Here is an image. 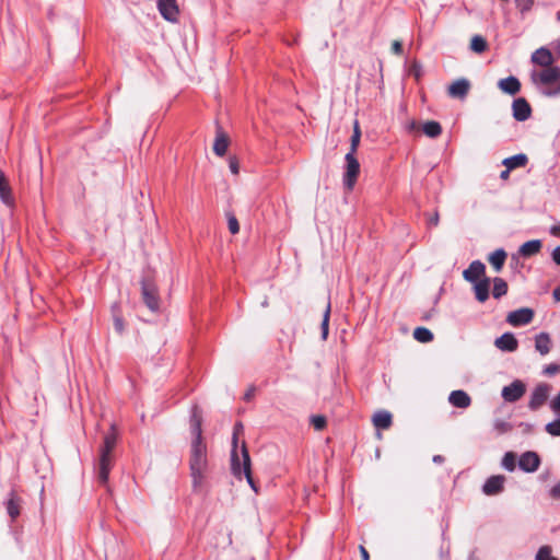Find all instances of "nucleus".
I'll return each instance as SVG.
<instances>
[{
    "instance_id": "obj_39",
    "label": "nucleus",
    "mask_w": 560,
    "mask_h": 560,
    "mask_svg": "<svg viewBox=\"0 0 560 560\" xmlns=\"http://www.w3.org/2000/svg\"><path fill=\"white\" fill-rule=\"evenodd\" d=\"M514 2L522 15L529 12L534 5V0H514Z\"/></svg>"
},
{
    "instance_id": "obj_8",
    "label": "nucleus",
    "mask_w": 560,
    "mask_h": 560,
    "mask_svg": "<svg viewBox=\"0 0 560 560\" xmlns=\"http://www.w3.org/2000/svg\"><path fill=\"white\" fill-rule=\"evenodd\" d=\"M551 386L546 383L538 384L532 392L528 407L530 410L539 409L548 399Z\"/></svg>"
},
{
    "instance_id": "obj_50",
    "label": "nucleus",
    "mask_w": 560,
    "mask_h": 560,
    "mask_svg": "<svg viewBox=\"0 0 560 560\" xmlns=\"http://www.w3.org/2000/svg\"><path fill=\"white\" fill-rule=\"evenodd\" d=\"M551 256L555 264L560 266V245L553 249Z\"/></svg>"
},
{
    "instance_id": "obj_11",
    "label": "nucleus",
    "mask_w": 560,
    "mask_h": 560,
    "mask_svg": "<svg viewBox=\"0 0 560 560\" xmlns=\"http://www.w3.org/2000/svg\"><path fill=\"white\" fill-rule=\"evenodd\" d=\"M512 115L517 121H525L532 115V107L524 97L515 98L512 103Z\"/></svg>"
},
{
    "instance_id": "obj_47",
    "label": "nucleus",
    "mask_w": 560,
    "mask_h": 560,
    "mask_svg": "<svg viewBox=\"0 0 560 560\" xmlns=\"http://www.w3.org/2000/svg\"><path fill=\"white\" fill-rule=\"evenodd\" d=\"M392 51L395 55H401L402 54V44L399 40H394L392 43Z\"/></svg>"
},
{
    "instance_id": "obj_60",
    "label": "nucleus",
    "mask_w": 560,
    "mask_h": 560,
    "mask_svg": "<svg viewBox=\"0 0 560 560\" xmlns=\"http://www.w3.org/2000/svg\"><path fill=\"white\" fill-rule=\"evenodd\" d=\"M557 20L560 21V10L557 12Z\"/></svg>"
},
{
    "instance_id": "obj_48",
    "label": "nucleus",
    "mask_w": 560,
    "mask_h": 560,
    "mask_svg": "<svg viewBox=\"0 0 560 560\" xmlns=\"http://www.w3.org/2000/svg\"><path fill=\"white\" fill-rule=\"evenodd\" d=\"M114 327H115V329H116V331L118 334H122V331H124V320H122V318L116 316L114 318Z\"/></svg>"
},
{
    "instance_id": "obj_22",
    "label": "nucleus",
    "mask_w": 560,
    "mask_h": 560,
    "mask_svg": "<svg viewBox=\"0 0 560 560\" xmlns=\"http://www.w3.org/2000/svg\"><path fill=\"white\" fill-rule=\"evenodd\" d=\"M528 162V158L524 153H518L513 156L506 158L503 160L502 164L509 170H514L517 167H524Z\"/></svg>"
},
{
    "instance_id": "obj_2",
    "label": "nucleus",
    "mask_w": 560,
    "mask_h": 560,
    "mask_svg": "<svg viewBox=\"0 0 560 560\" xmlns=\"http://www.w3.org/2000/svg\"><path fill=\"white\" fill-rule=\"evenodd\" d=\"M116 442L117 434L115 427L112 425L110 431L104 435L96 464L97 480L101 485H106L108 481L109 471L114 463L113 451L116 446Z\"/></svg>"
},
{
    "instance_id": "obj_55",
    "label": "nucleus",
    "mask_w": 560,
    "mask_h": 560,
    "mask_svg": "<svg viewBox=\"0 0 560 560\" xmlns=\"http://www.w3.org/2000/svg\"><path fill=\"white\" fill-rule=\"evenodd\" d=\"M510 172L511 170H509L508 167L501 172L500 174V178L503 179V180H506L510 176Z\"/></svg>"
},
{
    "instance_id": "obj_42",
    "label": "nucleus",
    "mask_w": 560,
    "mask_h": 560,
    "mask_svg": "<svg viewBox=\"0 0 560 560\" xmlns=\"http://www.w3.org/2000/svg\"><path fill=\"white\" fill-rule=\"evenodd\" d=\"M545 430L552 436H560V418L547 423Z\"/></svg>"
},
{
    "instance_id": "obj_7",
    "label": "nucleus",
    "mask_w": 560,
    "mask_h": 560,
    "mask_svg": "<svg viewBox=\"0 0 560 560\" xmlns=\"http://www.w3.org/2000/svg\"><path fill=\"white\" fill-rule=\"evenodd\" d=\"M243 431V424L241 422L235 423L232 438V451H231V470L235 477H241V458L237 452V434Z\"/></svg>"
},
{
    "instance_id": "obj_59",
    "label": "nucleus",
    "mask_w": 560,
    "mask_h": 560,
    "mask_svg": "<svg viewBox=\"0 0 560 560\" xmlns=\"http://www.w3.org/2000/svg\"><path fill=\"white\" fill-rule=\"evenodd\" d=\"M512 261L518 262V258L515 255H513L512 256Z\"/></svg>"
},
{
    "instance_id": "obj_45",
    "label": "nucleus",
    "mask_w": 560,
    "mask_h": 560,
    "mask_svg": "<svg viewBox=\"0 0 560 560\" xmlns=\"http://www.w3.org/2000/svg\"><path fill=\"white\" fill-rule=\"evenodd\" d=\"M229 167L233 174H235V175L238 174L240 166H238V161L236 160V158H230Z\"/></svg>"
},
{
    "instance_id": "obj_37",
    "label": "nucleus",
    "mask_w": 560,
    "mask_h": 560,
    "mask_svg": "<svg viewBox=\"0 0 560 560\" xmlns=\"http://www.w3.org/2000/svg\"><path fill=\"white\" fill-rule=\"evenodd\" d=\"M311 424L314 427L316 431H322L327 425L326 417L320 415H314L311 417Z\"/></svg>"
},
{
    "instance_id": "obj_18",
    "label": "nucleus",
    "mask_w": 560,
    "mask_h": 560,
    "mask_svg": "<svg viewBox=\"0 0 560 560\" xmlns=\"http://www.w3.org/2000/svg\"><path fill=\"white\" fill-rule=\"evenodd\" d=\"M448 401L456 408H468L471 405L470 396L462 389L453 390L448 396Z\"/></svg>"
},
{
    "instance_id": "obj_4",
    "label": "nucleus",
    "mask_w": 560,
    "mask_h": 560,
    "mask_svg": "<svg viewBox=\"0 0 560 560\" xmlns=\"http://www.w3.org/2000/svg\"><path fill=\"white\" fill-rule=\"evenodd\" d=\"M141 295L142 301L147 307L152 312H158L160 308V298L156 285L149 280L143 278L141 281Z\"/></svg>"
},
{
    "instance_id": "obj_46",
    "label": "nucleus",
    "mask_w": 560,
    "mask_h": 560,
    "mask_svg": "<svg viewBox=\"0 0 560 560\" xmlns=\"http://www.w3.org/2000/svg\"><path fill=\"white\" fill-rule=\"evenodd\" d=\"M550 408L556 413H560V393L551 400Z\"/></svg>"
},
{
    "instance_id": "obj_38",
    "label": "nucleus",
    "mask_w": 560,
    "mask_h": 560,
    "mask_svg": "<svg viewBox=\"0 0 560 560\" xmlns=\"http://www.w3.org/2000/svg\"><path fill=\"white\" fill-rule=\"evenodd\" d=\"M493 428L498 432V434H504V433L510 432L513 427L511 423H509L504 420L497 419L493 422Z\"/></svg>"
},
{
    "instance_id": "obj_49",
    "label": "nucleus",
    "mask_w": 560,
    "mask_h": 560,
    "mask_svg": "<svg viewBox=\"0 0 560 560\" xmlns=\"http://www.w3.org/2000/svg\"><path fill=\"white\" fill-rule=\"evenodd\" d=\"M549 494L551 498L553 499H559L560 498V482H558L557 485H555L550 490H549Z\"/></svg>"
},
{
    "instance_id": "obj_29",
    "label": "nucleus",
    "mask_w": 560,
    "mask_h": 560,
    "mask_svg": "<svg viewBox=\"0 0 560 560\" xmlns=\"http://www.w3.org/2000/svg\"><path fill=\"white\" fill-rule=\"evenodd\" d=\"M508 293V283L504 279L502 278H494L493 279V290H492V295L494 299H500L502 298L503 295H505Z\"/></svg>"
},
{
    "instance_id": "obj_57",
    "label": "nucleus",
    "mask_w": 560,
    "mask_h": 560,
    "mask_svg": "<svg viewBox=\"0 0 560 560\" xmlns=\"http://www.w3.org/2000/svg\"><path fill=\"white\" fill-rule=\"evenodd\" d=\"M552 295L555 298L556 301H559L560 302V285L557 287L553 292H552Z\"/></svg>"
},
{
    "instance_id": "obj_53",
    "label": "nucleus",
    "mask_w": 560,
    "mask_h": 560,
    "mask_svg": "<svg viewBox=\"0 0 560 560\" xmlns=\"http://www.w3.org/2000/svg\"><path fill=\"white\" fill-rule=\"evenodd\" d=\"M550 233L555 236H560V223L550 228Z\"/></svg>"
},
{
    "instance_id": "obj_5",
    "label": "nucleus",
    "mask_w": 560,
    "mask_h": 560,
    "mask_svg": "<svg viewBox=\"0 0 560 560\" xmlns=\"http://www.w3.org/2000/svg\"><path fill=\"white\" fill-rule=\"evenodd\" d=\"M346 172L343 184L348 189H352L360 173V163L352 153L346 154Z\"/></svg>"
},
{
    "instance_id": "obj_17",
    "label": "nucleus",
    "mask_w": 560,
    "mask_h": 560,
    "mask_svg": "<svg viewBox=\"0 0 560 560\" xmlns=\"http://www.w3.org/2000/svg\"><path fill=\"white\" fill-rule=\"evenodd\" d=\"M486 266L480 260H474L469 267L464 270L463 277L466 281L475 283L480 281L479 278L485 275Z\"/></svg>"
},
{
    "instance_id": "obj_20",
    "label": "nucleus",
    "mask_w": 560,
    "mask_h": 560,
    "mask_svg": "<svg viewBox=\"0 0 560 560\" xmlns=\"http://www.w3.org/2000/svg\"><path fill=\"white\" fill-rule=\"evenodd\" d=\"M489 289H490V279L489 278H483L480 281L475 282L474 290H475L476 299L481 303L486 302L489 298Z\"/></svg>"
},
{
    "instance_id": "obj_13",
    "label": "nucleus",
    "mask_w": 560,
    "mask_h": 560,
    "mask_svg": "<svg viewBox=\"0 0 560 560\" xmlns=\"http://www.w3.org/2000/svg\"><path fill=\"white\" fill-rule=\"evenodd\" d=\"M540 465V457L536 452L527 451L518 459V467L525 472H535Z\"/></svg>"
},
{
    "instance_id": "obj_3",
    "label": "nucleus",
    "mask_w": 560,
    "mask_h": 560,
    "mask_svg": "<svg viewBox=\"0 0 560 560\" xmlns=\"http://www.w3.org/2000/svg\"><path fill=\"white\" fill-rule=\"evenodd\" d=\"M189 468L192 479V487L194 489H198L201 486L208 469L206 444L191 445Z\"/></svg>"
},
{
    "instance_id": "obj_1",
    "label": "nucleus",
    "mask_w": 560,
    "mask_h": 560,
    "mask_svg": "<svg viewBox=\"0 0 560 560\" xmlns=\"http://www.w3.org/2000/svg\"><path fill=\"white\" fill-rule=\"evenodd\" d=\"M532 61L545 67V69L535 79V82L541 84V93L548 97L560 95V68L552 67L553 57L548 48L540 47L532 55Z\"/></svg>"
},
{
    "instance_id": "obj_10",
    "label": "nucleus",
    "mask_w": 560,
    "mask_h": 560,
    "mask_svg": "<svg viewBox=\"0 0 560 560\" xmlns=\"http://www.w3.org/2000/svg\"><path fill=\"white\" fill-rule=\"evenodd\" d=\"M160 14L168 22H176L179 10L176 0H158Z\"/></svg>"
},
{
    "instance_id": "obj_58",
    "label": "nucleus",
    "mask_w": 560,
    "mask_h": 560,
    "mask_svg": "<svg viewBox=\"0 0 560 560\" xmlns=\"http://www.w3.org/2000/svg\"><path fill=\"white\" fill-rule=\"evenodd\" d=\"M433 462L435 464H442L444 462V457L442 455H434L433 456Z\"/></svg>"
},
{
    "instance_id": "obj_6",
    "label": "nucleus",
    "mask_w": 560,
    "mask_h": 560,
    "mask_svg": "<svg viewBox=\"0 0 560 560\" xmlns=\"http://www.w3.org/2000/svg\"><path fill=\"white\" fill-rule=\"evenodd\" d=\"M525 393L526 385L524 382L515 380L510 385L502 388L501 396L506 402H515L520 400Z\"/></svg>"
},
{
    "instance_id": "obj_41",
    "label": "nucleus",
    "mask_w": 560,
    "mask_h": 560,
    "mask_svg": "<svg viewBox=\"0 0 560 560\" xmlns=\"http://www.w3.org/2000/svg\"><path fill=\"white\" fill-rule=\"evenodd\" d=\"M190 427L194 425V424H202V412L200 410V408L195 405L192 408H191V415H190Z\"/></svg>"
},
{
    "instance_id": "obj_44",
    "label": "nucleus",
    "mask_w": 560,
    "mask_h": 560,
    "mask_svg": "<svg viewBox=\"0 0 560 560\" xmlns=\"http://www.w3.org/2000/svg\"><path fill=\"white\" fill-rule=\"evenodd\" d=\"M560 371V365L556 363L548 364L544 369V374L546 375H555Z\"/></svg>"
},
{
    "instance_id": "obj_25",
    "label": "nucleus",
    "mask_w": 560,
    "mask_h": 560,
    "mask_svg": "<svg viewBox=\"0 0 560 560\" xmlns=\"http://www.w3.org/2000/svg\"><path fill=\"white\" fill-rule=\"evenodd\" d=\"M541 248V242L539 240H532L525 242L518 249L520 255L524 257H530L537 254Z\"/></svg>"
},
{
    "instance_id": "obj_15",
    "label": "nucleus",
    "mask_w": 560,
    "mask_h": 560,
    "mask_svg": "<svg viewBox=\"0 0 560 560\" xmlns=\"http://www.w3.org/2000/svg\"><path fill=\"white\" fill-rule=\"evenodd\" d=\"M470 90V82L467 79L454 81L447 89L448 95L453 98L464 100Z\"/></svg>"
},
{
    "instance_id": "obj_27",
    "label": "nucleus",
    "mask_w": 560,
    "mask_h": 560,
    "mask_svg": "<svg viewBox=\"0 0 560 560\" xmlns=\"http://www.w3.org/2000/svg\"><path fill=\"white\" fill-rule=\"evenodd\" d=\"M229 147V139L223 132H218L214 144H213V151L217 155L223 156Z\"/></svg>"
},
{
    "instance_id": "obj_34",
    "label": "nucleus",
    "mask_w": 560,
    "mask_h": 560,
    "mask_svg": "<svg viewBox=\"0 0 560 560\" xmlns=\"http://www.w3.org/2000/svg\"><path fill=\"white\" fill-rule=\"evenodd\" d=\"M535 560H558V559L552 556L551 547L548 545H545L538 549V551L535 556Z\"/></svg>"
},
{
    "instance_id": "obj_28",
    "label": "nucleus",
    "mask_w": 560,
    "mask_h": 560,
    "mask_svg": "<svg viewBox=\"0 0 560 560\" xmlns=\"http://www.w3.org/2000/svg\"><path fill=\"white\" fill-rule=\"evenodd\" d=\"M7 512L12 521L20 515V501L14 493H11L7 501Z\"/></svg>"
},
{
    "instance_id": "obj_30",
    "label": "nucleus",
    "mask_w": 560,
    "mask_h": 560,
    "mask_svg": "<svg viewBox=\"0 0 560 560\" xmlns=\"http://www.w3.org/2000/svg\"><path fill=\"white\" fill-rule=\"evenodd\" d=\"M413 338L419 342H430L433 340L434 336L432 331L425 327H417L413 330Z\"/></svg>"
},
{
    "instance_id": "obj_19",
    "label": "nucleus",
    "mask_w": 560,
    "mask_h": 560,
    "mask_svg": "<svg viewBox=\"0 0 560 560\" xmlns=\"http://www.w3.org/2000/svg\"><path fill=\"white\" fill-rule=\"evenodd\" d=\"M498 86L509 95H515L521 91V82L516 77L510 75L501 79Z\"/></svg>"
},
{
    "instance_id": "obj_54",
    "label": "nucleus",
    "mask_w": 560,
    "mask_h": 560,
    "mask_svg": "<svg viewBox=\"0 0 560 560\" xmlns=\"http://www.w3.org/2000/svg\"><path fill=\"white\" fill-rule=\"evenodd\" d=\"M430 225H438L439 224V213L435 212L432 218L429 219Z\"/></svg>"
},
{
    "instance_id": "obj_56",
    "label": "nucleus",
    "mask_w": 560,
    "mask_h": 560,
    "mask_svg": "<svg viewBox=\"0 0 560 560\" xmlns=\"http://www.w3.org/2000/svg\"><path fill=\"white\" fill-rule=\"evenodd\" d=\"M407 129H408L409 131H415V130H417V129H418V124H417L415 120H412V121H410V122L408 124Z\"/></svg>"
},
{
    "instance_id": "obj_21",
    "label": "nucleus",
    "mask_w": 560,
    "mask_h": 560,
    "mask_svg": "<svg viewBox=\"0 0 560 560\" xmlns=\"http://www.w3.org/2000/svg\"><path fill=\"white\" fill-rule=\"evenodd\" d=\"M535 349L541 354L546 355L550 352L551 340L547 332H540L535 338Z\"/></svg>"
},
{
    "instance_id": "obj_12",
    "label": "nucleus",
    "mask_w": 560,
    "mask_h": 560,
    "mask_svg": "<svg viewBox=\"0 0 560 560\" xmlns=\"http://www.w3.org/2000/svg\"><path fill=\"white\" fill-rule=\"evenodd\" d=\"M241 471H242V475L241 476H245L248 485L250 486V488L255 491V492H258V489H257V486L253 479V476H252V469H250V457H249V453H248V450L245 445V443H243L242 445V450H241ZM238 479H241L242 477H237Z\"/></svg>"
},
{
    "instance_id": "obj_31",
    "label": "nucleus",
    "mask_w": 560,
    "mask_h": 560,
    "mask_svg": "<svg viewBox=\"0 0 560 560\" xmlns=\"http://www.w3.org/2000/svg\"><path fill=\"white\" fill-rule=\"evenodd\" d=\"M488 47L487 40L480 36L475 35L470 42V49L477 54H482Z\"/></svg>"
},
{
    "instance_id": "obj_52",
    "label": "nucleus",
    "mask_w": 560,
    "mask_h": 560,
    "mask_svg": "<svg viewBox=\"0 0 560 560\" xmlns=\"http://www.w3.org/2000/svg\"><path fill=\"white\" fill-rule=\"evenodd\" d=\"M359 550H360L362 560H370V555H369L368 550L364 548V546L361 545L359 547Z\"/></svg>"
},
{
    "instance_id": "obj_43",
    "label": "nucleus",
    "mask_w": 560,
    "mask_h": 560,
    "mask_svg": "<svg viewBox=\"0 0 560 560\" xmlns=\"http://www.w3.org/2000/svg\"><path fill=\"white\" fill-rule=\"evenodd\" d=\"M409 74L413 75L417 80H419L422 75V66L417 60L412 61L409 68Z\"/></svg>"
},
{
    "instance_id": "obj_32",
    "label": "nucleus",
    "mask_w": 560,
    "mask_h": 560,
    "mask_svg": "<svg viewBox=\"0 0 560 560\" xmlns=\"http://www.w3.org/2000/svg\"><path fill=\"white\" fill-rule=\"evenodd\" d=\"M360 139H361V130H360L358 121H355L354 127H353V133L351 136L350 151L348 153L355 154L359 143H360Z\"/></svg>"
},
{
    "instance_id": "obj_36",
    "label": "nucleus",
    "mask_w": 560,
    "mask_h": 560,
    "mask_svg": "<svg viewBox=\"0 0 560 560\" xmlns=\"http://www.w3.org/2000/svg\"><path fill=\"white\" fill-rule=\"evenodd\" d=\"M190 430L192 434L191 445L206 444L202 438L201 424H194L190 427Z\"/></svg>"
},
{
    "instance_id": "obj_14",
    "label": "nucleus",
    "mask_w": 560,
    "mask_h": 560,
    "mask_svg": "<svg viewBox=\"0 0 560 560\" xmlns=\"http://www.w3.org/2000/svg\"><path fill=\"white\" fill-rule=\"evenodd\" d=\"M505 477L503 475H494L489 477L482 486V491L487 495H495L503 491Z\"/></svg>"
},
{
    "instance_id": "obj_35",
    "label": "nucleus",
    "mask_w": 560,
    "mask_h": 560,
    "mask_svg": "<svg viewBox=\"0 0 560 560\" xmlns=\"http://www.w3.org/2000/svg\"><path fill=\"white\" fill-rule=\"evenodd\" d=\"M329 317H330V303L328 302L326 305V310L324 312V316H323V320H322V325H320L323 340H326L327 336H328Z\"/></svg>"
},
{
    "instance_id": "obj_51",
    "label": "nucleus",
    "mask_w": 560,
    "mask_h": 560,
    "mask_svg": "<svg viewBox=\"0 0 560 560\" xmlns=\"http://www.w3.org/2000/svg\"><path fill=\"white\" fill-rule=\"evenodd\" d=\"M256 388L254 386L249 387L247 392L244 394V400L249 401L255 395Z\"/></svg>"
},
{
    "instance_id": "obj_23",
    "label": "nucleus",
    "mask_w": 560,
    "mask_h": 560,
    "mask_svg": "<svg viewBox=\"0 0 560 560\" xmlns=\"http://www.w3.org/2000/svg\"><path fill=\"white\" fill-rule=\"evenodd\" d=\"M506 256V252L503 248L495 249L490 254L488 260L497 272L503 268Z\"/></svg>"
},
{
    "instance_id": "obj_26",
    "label": "nucleus",
    "mask_w": 560,
    "mask_h": 560,
    "mask_svg": "<svg viewBox=\"0 0 560 560\" xmlns=\"http://www.w3.org/2000/svg\"><path fill=\"white\" fill-rule=\"evenodd\" d=\"M422 131L429 138L434 139V138H438L442 133V127H441L440 122H438L435 120H429L422 125Z\"/></svg>"
},
{
    "instance_id": "obj_24",
    "label": "nucleus",
    "mask_w": 560,
    "mask_h": 560,
    "mask_svg": "<svg viewBox=\"0 0 560 560\" xmlns=\"http://www.w3.org/2000/svg\"><path fill=\"white\" fill-rule=\"evenodd\" d=\"M373 424L376 429H388L392 425V415L388 411H377L373 416Z\"/></svg>"
},
{
    "instance_id": "obj_33",
    "label": "nucleus",
    "mask_w": 560,
    "mask_h": 560,
    "mask_svg": "<svg viewBox=\"0 0 560 560\" xmlns=\"http://www.w3.org/2000/svg\"><path fill=\"white\" fill-rule=\"evenodd\" d=\"M501 465L504 469L509 471H513L516 467V456L513 452H508L504 454Z\"/></svg>"
},
{
    "instance_id": "obj_9",
    "label": "nucleus",
    "mask_w": 560,
    "mask_h": 560,
    "mask_svg": "<svg viewBox=\"0 0 560 560\" xmlns=\"http://www.w3.org/2000/svg\"><path fill=\"white\" fill-rule=\"evenodd\" d=\"M534 318V311L528 307H522L510 312L506 322L512 326L518 327L529 324Z\"/></svg>"
},
{
    "instance_id": "obj_40",
    "label": "nucleus",
    "mask_w": 560,
    "mask_h": 560,
    "mask_svg": "<svg viewBox=\"0 0 560 560\" xmlns=\"http://www.w3.org/2000/svg\"><path fill=\"white\" fill-rule=\"evenodd\" d=\"M226 219H228L229 231L232 234H237L240 232V224H238L236 217L232 212H228Z\"/></svg>"
},
{
    "instance_id": "obj_16",
    "label": "nucleus",
    "mask_w": 560,
    "mask_h": 560,
    "mask_svg": "<svg viewBox=\"0 0 560 560\" xmlns=\"http://www.w3.org/2000/svg\"><path fill=\"white\" fill-rule=\"evenodd\" d=\"M494 346L504 352H514L518 348V341L512 332H504L494 340Z\"/></svg>"
}]
</instances>
